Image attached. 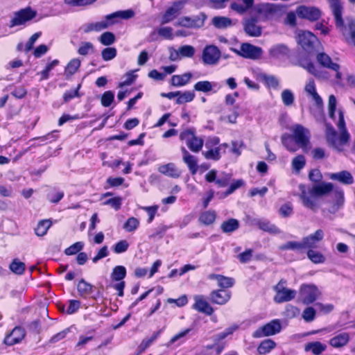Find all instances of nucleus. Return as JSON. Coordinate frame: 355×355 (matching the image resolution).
<instances>
[{
    "label": "nucleus",
    "instance_id": "bb28decb",
    "mask_svg": "<svg viewBox=\"0 0 355 355\" xmlns=\"http://www.w3.org/2000/svg\"><path fill=\"white\" fill-rule=\"evenodd\" d=\"M296 294L297 292L295 290L285 288L283 291H279V293L275 294L274 301L278 304L289 302L295 297Z\"/></svg>",
    "mask_w": 355,
    "mask_h": 355
},
{
    "label": "nucleus",
    "instance_id": "393cba45",
    "mask_svg": "<svg viewBox=\"0 0 355 355\" xmlns=\"http://www.w3.org/2000/svg\"><path fill=\"white\" fill-rule=\"evenodd\" d=\"M329 178L332 180H336L345 185H350L354 183L352 175L347 171H342L338 173L328 174Z\"/></svg>",
    "mask_w": 355,
    "mask_h": 355
},
{
    "label": "nucleus",
    "instance_id": "864d4df0",
    "mask_svg": "<svg viewBox=\"0 0 355 355\" xmlns=\"http://www.w3.org/2000/svg\"><path fill=\"white\" fill-rule=\"evenodd\" d=\"M194 89L198 92H209L212 90L213 85L207 80L199 81L194 85Z\"/></svg>",
    "mask_w": 355,
    "mask_h": 355
},
{
    "label": "nucleus",
    "instance_id": "dca6fc26",
    "mask_svg": "<svg viewBox=\"0 0 355 355\" xmlns=\"http://www.w3.org/2000/svg\"><path fill=\"white\" fill-rule=\"evenodd\" d=\"M324 236L322 230H317L314 233L311 234L302 238L303 245L304 249H315L318 246V243L321 242Z\"/></svg>",
    "mask_w": 355,
    "mask_h": 355
},
{
    "label": "nucleus",
    "instance_id": "a211bd4d",
    "mask_svg": "<svg viewBox=\"0 0 355 355\" xmlns=\"http://www.w3.org/2000/svg\"><path fill=\"white\" fill-rule=\"evenodd\" d=\"M26 331L21 327H15L12 331L8 334L3 340V343L9 346L20 343L24 338Z\"/></svg>",
    "mask_w": 355,
    "mask_h": 355
},
{
    "label": "nucleus",
    "instance_id": "58836bf2",
    "mask_svg": "<svg viewBox=\"0 0 355 355\" xmlns=\"http://www.w3.org/2000/svg\"><path fill=\"white\" fill-rule=\"evenodd\" d=\"M276 347V343L271 339H266L261 342L257 347L259 354H266Z\"/></svg>",
    "mask_w": 355,
    "mask_h": 355
},
{
    "label": "nucleus",
    "instance_id": "6e6552de",
    "mask_svg": "<svg viewBox=\"0 0 355 355\" xmlns=\"http://www.w3.org/2000/svg\"><path fill=\"white\" fill-rule=\"evenodd\" d=\"M281 329L282 325L279 320L275 319L256 329L252 334V337L259 338L273 336L279 333Z\"/></svg>",
    "mask_w": 355,
    "mask_h": 355
},
{
    "label": "nucleus",
    "instance_id": "ea45409f",
    "mask_svg": "<svg viewBox=\"0 0 355 355\" xmlns=\"http://www.w3.org/2000/svg\"><path fill=\"white\" fill-rule=\"evenodd\" d=\"M216 217V214L214 211H206L200 215L199 222L203 225H209L215 221Z\"/></svg>",
    "mask_w": 355,
    "mask_h": 355
},
{
    "label": "nucleus",
    "instance_id": "f3484780",
    "mask_svg": "<svg viewBox=\"0 0 355 355\" xmlns=\"http://www.w3.org/2000/svg\"><path fill=\"white\" fill-rule=\"evenodd\" d=\"M231 298V293L225 289H218L210 293L209 300L213 304H225Z\"/></svg>",
    "mask_w": 355,
    "mask_h": 355
},
{
    "label": "nucleus",
    "instance_id": "39448f33",
    "mask_svg": "<svg viewBox=\"0 0 355 355\" xmlns=\"http://www.w3.org/2000/svg\"><path fill=\"white\" fill-rule=\"evenodd\" d=\"M37 15V10L30 6L21 8L17 11L13 12L10 20L8 23V26L12 28L17 26L25 27L29 24Z\"/></svg>",
    "mask_w": 355,
    "mask_h": 355
},
{
    "label": "nucleus",
    "instance_id": "09e8293b",
    "mask_svg": "<svg viewBox=\"0 0 355 355\" xmlns=\"http://www.w3.org/2000/svg\"><path fill=\"white\" fill-rule=\"evenodd\" d=\"M98 40L102 44L110 46L114 43L116 38L112 32H105L100 36Z\"/></svg>",
    "mask_w": 355,
    "mask_h": 355
},
{
    "label": "nucleus",
    "instance_id": "ddd939ff",
    "mask_svg": "<svg viewBox=\"0 0 355 355\" xmlns=\"http://www.w3.org/2000/svg\"><path fill=\"white\" fill-rule=\"evenodd\" d=\"M243 26L244 32L248 36L257 37L262 33V27L258 24V19L255 17L245 19Z\"/></svg>",
    "mask_w": 355,
    "mask_h": 355
},
{
    "label": "nucleus",
    "instance_id": "9d476101",
    "mask_svg": "<svg viewBox=\"0 0 355 355\" xmlns=\"http://www.w3.org/2000/svg\"><path fill=\"white\" fill-rule=\"evenodd\" d=\"M320 295L321 292L314 284H302L299 291L300 297L304 304L313 303Z\"/></svg>",
    "mask_w": 355,
    "mask_h": 355
},
{
    "label": "nucleus",
    "instance_id": "69168bd1",
    "mask_svg": "<svg viewBox=\"0 0 355 355\" xmlns=\"http://www.w3.org/2000/svg\"><path fill=\"white\" fill-rule=\"evenodd\" d=\"M237 329H238V326L237 325H234V326L228 327L227 329H225V331L215 335L214 336V340L215 341H220L221 340L225 339L229 335L232 334Z\"/></svg>",
    "mask_w": 355,
    "mask_h": 355
},
{
    "label": "nucleus",
    "instance_id": "6ab92c4d",
    "mask_svg": "<svg viewBox=\"0 0 355 355\" xmlns=\"http://www.w3.org/2000/svg\"><path fill=\"white\" fill-rule=\"evenodd\" d=\"M184 2L182 1H178L173 3V6L169 7L164 14L162 23L166 24L171 21L175 19L180 12L182 9Z\"/></svg>",
    "mask_w": 355,
    "mask_h": 355
},
{
    "label": "nucleus",
    "instance_id": "0eeeda50",
    "mask_svg": "<svg viewBox=\"0 0 355 355\" xmlns=\"http://www.w3.org/2000/svg\"><path fill=\"white\" fill-rule=\"evenodd\" d=\"M297 42L309 53L315 52L317 46L320 44L317 37L309 31L300 32L297 37Z\"/></svg>",
    "mask_w": 355,
    "mask_h": 355
},
{
    "label": "nucleus",
    "instance_id": "cd10ccee",
    "mask_svg": "<svg viewBox=\"0 0 355 355\" xmlns=\"http://www.w3.org/2000/svg\"><path fill=\"white\" fill-rule=\"evenodd\" d=\"M94 286L86 282L84 279H80L77 284V291L80 297L87 298L94 292Z\"/></svg>",
    "mask_w": 355,
    "mask_h": 355
},
{
    "label": "nucleus",
    "instance_id": "79ce46f5",
    "mask_svg": "<svg viewBox=\"0 0 355 355\" xmlns=\"http://www.w3.org/2000/svg\"><path fill=\"white\" fill-rule=\"evenodd\" d=\"M126 276V269L123 266H117L113 268L111 273V279L113 281H123Z\"/></svg>",
    "mask_w": 355,
    "mask_h": 355
},
{
    "label": "nucleus",
    "instance_id": "774afa93",
    "mask_svg": "<svg viewBox=\"0 0 355 355\" xmlns=\"http://www.w3.org/2000/svg\"><path fill=\"white\" fill-rule=\"evenodd\" d=\"M129 243L125 240H121L113 246V250L116 254H121L126 252L128 249Z\"/></svg>",
    "mask_w": 355,
    "mask_h": 355
},
{
    "label": "nucleus",
    "instance_id": "c85d7f7f",
    "mask_svg": "<svg viewBox=\"0 0 355 355\" xmlns=\"http://www.w3.org/2000/svg\"><path fill=\"white\" fill-rule=\"evenodd\" d=\"M159 172L173 178L180 176L181 172L177 168L173 163H168L159 167Z\"/></svg>",
    "mask_w": 355,
    "mask_h": 355
},
{
    "label": "nucleus",
    "instance_id": "a878e982",
    "mask_svg": "<svg viewBox=\"0 0 355 355\" xmlns=\"http://www.w3.org/2000/svg\"><path fill=\"white\" fill-rule=\"evenodd\" d=\"M317 62L323 67L337 71L340 69L338 64L333 62L331 58L324 53H318L316 55Z\"/></svg>",
    "mask_w": 355,
    "mask_h": 355
},
{
    "label": "nucleus",
    "instance_id": "3c124183",
    "mask_svg": "<svg viewBox=\"0 0 355 355\" xmlns=\"http://www.w3.org/2000/svg\"><path fill=\"white\" fill-rule=\"evenodd\" d=\"M114 101V93L112 91H106L101 96V105L103 107H109Z\"/></svg>",
    "mask_w": 355,
    "mask_h": 355
},
{
    "label": "nucleus",
    "instance_id": "5fc2aeb1",
    "mask_svg": "<svg viewBox=\"0 0 355 355\" xmlns=\"http://www.w3.org/2000/svg\"><path fill=\"white\" fill-rule=\"evenodd\" d=\"M302 66L306 69L310 73L315 76L318 78H327L319 69H318L313 63L309 62L306 65L302 64Z\"/></svg>",
    "mask_w": 355,
    "mask_h": 355
},
{
    "label": "nucleus",
    "instance_id": "f8f14e48",
    "mask_svg": "<svg viewBox=\"0 0 355 355\" xmlns=\"http://www.w3.org/2000/svg\"><path fill=\"white\" fill-rule=\"evenodd\" d=\"M221 57V52L215 45L206 46L202 51V60L208 65L216 64Z\"/></svg>",
    "mask_w": 355,
    "mask_h": 355
},
{
    "label": "nucleus",
    "instance_id": "412c9836",
    "mask_svg": "<svg viewBox=\"0 0 355 355\" xmlns=\"http://www.w3.org/2000/svg\"><path fill=\"white\" fill-rule=\"evenodd\" d=\"M182 153V160L187 164L190 173L192 175L196 174L198 166V158L190 154L189 152L184 148H181Z\"/></svg>",
    "mask_w": 355,
    "mask_h": 355
},
{
    "label": "nucleus",
    "instance_id": "a19ab883",
    "mask_svg": "<svg viewBox=\"0 0 355 355\" xmlns=\"http://www.w3.org/2000/svg\"><path fill=\"white\" fill-rule=\"evenodd\" d=\"M51 225L52 223L50 220H42L39 221L36 228L35 229V234L38 236H44Z\"/></svg>",
    "mask_w": 355,
    "mask_h": 355
},
{
    "label": "nucleus",
    "instance_id": "338daca9",
    "mask_svg": "<svg viewBox=\"0 0 355 355\" xmlns=\"http://www.w3.org/2000/svg\"><path fill=\"white\" fill-rule=\"evenodd\" d=\"M64 196L62 191L52 190L47 194V199L52 203H58Z\"/></svg>",
    "mask_w": 355,
    "mask_h": 355
},
{
    "label": "nucleus",
    "instance_id": "1a4fd4ad",
    "mask_svg": "<svg viewBox=\"0 0 355 355\" xmlns=\"http://www.w3.org/2000/svg\"><path fill=\"white\" fill-rule=\"evenodd\" d=\"M232 51L244 58L258 60L263 54V49L259 47L245 42L241 45L240 49H232Z\"/></svg>",
    "mask_w": 355,
    "mask_h": 355
},
{
    "label": "nucleus",
    "instance_id": "4d7b16f0",
    "mask_svg": "<svg viewBox=\"0 0 355 355\" xmlns=\"http://www.w3.org/2000/svg\"><path fill=\"white\" fill-rule=\"evenodd\" d=\"M84 247V243L81 241L76 242L69 246V248H66L64 250V253L67 255H73L77 254L78 252H80Z\"/></svg>",
    "mask_w": 355,
    "mask_h": 355
},
{
    "label": "nucleus",
    "instance_id": "4468645a",
    "mask_svg": "<svg viewBox=\"0 0 355 355\" xmlns=\"http://www.w3.org/2000/svg\"><path fill=\"white\" fill-rule=\"evenodd\" d=\"M296 13L300 18L311 21H317L321 16V12L318 8L306 6H298Z\"/></svg>",
    "mask_w": 355,
    "mask_h": 355
},
{
    "label": "nucleus",
    "instance_id": "e433bc0d",
    "mask_svg": "<svg viewBox=\"0 0 355 355\" xmlns=\"http://www.w3.org/2000/svg\"><path fill=\"white\" fill-rule=\"evenodd\" d=\"M309 259L315 264L323 263L326 261L324 255L314 249H309L306 252Z\"/></svg>",
    "mask_w": 355,
    "mask_h": 355
},
{
    "label": "nucleus",
    "instance_id": "4c0bfd02",
    "mask_svg": "<svg viewBox=\"0 0 355 355\" xmlns=\"http://www.w3.org/2000/svg\"><path fill=\"white\" fill-rule=\"evenodd\" d=\"M259 228L264 232L273 234H277L281 232L279 229L276 225L272 224L267 219L260 220Z\"/></svg>",
    "mask_w": 355,
    "mask_h": 355
},
{
    "label": "nucleus",
    "instance_id": "4be33fe9",
    "mask_svg": "<svg viewBox=\"0 0 355 355\" xmlns=\"http://www.w3.org/2000/svg\"><path fill=\"white\" fill-rule=\"evenodd\" d=\"M300 189L301 191L300 197L303 205L313 211H316L318 209V206L315 200L313 198L314 196H311L310 193H309V190L306 191L304 185H300Z\"/></svg>",
    "mask_w": 355,
    "mask_h": 355
},
{
    "label": "nucleus",
    "instance_id": "9b49d317",
    "mask_svg": "<svg viewBox=\"0 0 355 355\" xmlns=\"http://www.w3.org/2000/svg\"><path fill=\"white\" fill-rule=\"evenodd\" d=\"M206 19L207 15L204 12H200L198 15L180 18L175 26L189 28H200L204 26Z\"/></svg>",
    "mask_w": 355,
    "mask_h": 355
},
{
    "label": "nucleus",
    "instance_id": "603ef678",
    "mask_svg": "<svg viewBox=\"0 0 355 355\" xmlns=\"http://www.w3.org/2000/svg\"><path fill=\"white\" fill-rule=\"evenodd\" d=\"M195 52V48L191 45H183L178 49V53L183 58H192Z\"/></svg>",
    "mask_w": 355,
    "mask_h": 355
},
{
    "label": "nucleus",
    "instance_id": "5701e85b",
    "mask_svg": "<svg viewBox=\"0 0 355 355\" xmlns=\"http://www.w3.org/2000/svg\"><path fill=\"white\" fill-rule=\"evenodd\" d=\"M228 147V144L226 143L222 144L215 148H206L207 150L202 151V155L207 159H211L214 161H218L220 159V153H225V149Z\"/></svg>",
    "mask_w": 355,
    "mask_h": 355
},
{
    "label": "nucleus",
    "instance_id": "2f4dec72",
    "mask_svg": "<svg viewBox=\"0 0 355 355\" xmlns=\"http://www.w3.org/2000/svg\"><path fill=\"white\" fill-rule=\"evenodd\" d=\"M326 349V345L319 341L308 343L304 346L305 352H311L314 355L321 354Z\"/></svg>",
    "mask_w": 355,
    "mask_h": 355
},
{
    "label": "nucleus",
    "instance_id": "13d9d810",
    "mask_svg": "<svg viewBox=\"0 0 355 355\" xmlns=\"http://www.w3.org/2000/svg\"><path fill=\"white\" fill-rule=\"evenodd\" d=\"M281 96L282 102L286 106L293 105L294 102V95L290 89H284L282 92Z\"/></svg>",
    "mask_w": 355,
    "mask_h": 355
},
{
    "label": "nucleus",
    "instance_id": "e2e57ef3",
    "mask_svg": "<svg viewBox=\"0 0 355 355\" xmlns=\"http://www.w3.org/2000/svg\"><path fill=\"white\" fill-rule=\"evenodd\" d=\"M276 10L274 4L271 3H263L260 4L257 7V11L258 13H266V14H273Z\"/></svg>",
    "mask_w": 355,
    "mask_h": 355
},
{
    "label": "nucleus",
    "instance_id": "37998d69",
    "mask_svg": "<svg viewBox=\"0 0 355 355\" xmlns=\"http://www.w3.org/2000/svg\"><path fill=\"white\" fill-rule=\"evenodd\" d=\"M161 331V330L155 331L150 338H144L139 345L138 349L139 352H144L149 346H150L151 344L159 337Z\"/></svg>",
    "mask_w": 355,
    "mask_h": 355
},
{
    "label": "nucleus",
    "instance_id": "bf43d9fd",
    "mask_svg": "<svg viewBox=\"0 0 355 355\" xmlns=\"http://www.w3.org/2000/svg\"><path fill=\"white\" fill-rule=\"evenodd\" d=\"M234 282L235 281L233 278L221 275L218 281V285L219 287L225 289L232 287Z\"/></svg>",
    "mask_w": 355,
    "mask_h": 355
},
{
    "label": "nucleus",
    "instance_id": "423d86ee",
    "mask_svg": "<svg viewBox=\"0 0 355 355\" xmlns=\"http://www.w3.org/2000/svg\"><path fill=\"white\" fill-rule=\"evenodd\" d=\"M180 139L184 140L187 147L193 153L200 152L204 145V140L196 136V130L193 128L182 131L180 134Z\"/></svg>",
    "mask_w": 355,
    "mask_h": 355
},
{
    "label": "nucleus",
    "instance_id": "680f3d73",
    "mask_svg": "<svg viewBox=\"0 0 355 355\" xmlns=\"http://www.w3.org/2000/svg\"><path fill=\"white\" fill-rule=\"evenodd\" d=\"M102 58L105 61L114 59L116 55V49L114 47H107L101 52Z\"/></svg>",
    "mask_w": 355,
    "mask_h": 355
},
{
    "label": "nucleus",
    "instance_id": "f03ea898",
    "mask_svg": "<svg viewBox=\"0 0 355 355\" xmlns=\"http://www.w3.org/2000/svg\"><path fill=\"white\" fill-rule=\"evenodd\" d=\"M325 126V136L328 145L339 152L343 151V146L347 145L350 139V135L346 128L343 111L340 109L338 110L337 127L340 130L339 135L330 123H327Z\"/></svg>",
    "mask_w": 355,
    "mask_h": 355
},
{
    "label": "nucleus",
    "instance_id": "c9c22d12",
    "mask_svg": "<svg viewBox=\"0 0 355 355\" xmlns=\"http://www.w3.org/2000/svg\"><path fill=\"white\" fill-rule=\"evenodd\" d=\"M192 75L191 73H185L182 75H173L171 77V85L175 87H181L187 84Z\"/></svg>",
    "mask_w": 355,
    "mask_h": 355
},
{
    "label": "nucleus",
    "instance_id": "7c9ffc66",
    "mask_svg": "<svg viewBox=\"0 0 355 355\" xmlns=\"http://www.w3.org/2000/svg\"><path fill=\"white\" fill-rule=\"evenodd\" d=\"M349 339V334L346 332H343L331 338L329 345L336 348L341 347L347 344Z\"/></svg>",
    "mask_w": 355,
    "mask_h": 355
},
{
    "label": "nucleus",
    "instance_id": "20e7f679",
    "mask_svg": "<svg viewBox=\"0 0 355 355\" xmlns=\"http://www.w3.org/2000/svg\"><path fill=\"white\" fill-rule=\"evenodd\" d=\"M333 191L334 203L329 209L331 214H335L343 207L345 202L344 192L338 187H334L331 182H322L309 189V193L315 197L323 196Z\"/></svg>",
    "mask_w": 355,
    "mask_h": 355
},
{
    "label": "nucleus",
    "instance_id": "473e14b6",
    "mask_svg": "<svg viewBox=\"0 0 355 355\" xmlns=\"http://www.w3.org/2000/svg\"><path fill=\"white\" fill-rule=\"evenodd\" d=\"M85 33H89L92 31L99 32L107 28V24L103 21L87 23L83 25L80 28Z\"/></svg>",
    "mask_w": 355,
    "mask_h": 355
},
{
    "label": "nucleus",
    "instance_id": "49530a36",
    "mask_svg": "<svg viewBox=\"0 0 355 355\" xmlns=\"http://www.w3.org/2000/svg\"><path fill=\"white\" fill-rule=\"evenodd\" d=\"M306 164V159L304 155H299L292 160V167L297 172L300 171Z\"/></svg>",
    "mask_w": 355,
    "mask_h": 355
},
{
    "label": "nucleus",
    "instance_id": "c03bdc74",
    "mask_svg": "<svg viewBox=\"0 0 355 355\" xmlns=\"http://www.w3.org/2000/svg\"><path fill=\"white\" fill-rule=\"evenodd\" d=\"M81 61L79 58L72 59L65 68V73L69 75H73L80 67Z\"/></svg>",
    "mask_w": 355,
    "mask_h": 355
},
{
    "label": "nucleus",
    "instance_id": "de8ad7c7",
    "mask_svg": "<svg viewBox=\"0 0 355 355\" xmlns=\"http://www.w3.org/2000/svg\"><path fill=\"white\" fill-rule=\"evenodd\" d=\"M10 270L15 274L21 275L24 273L25 270V264L24 263L19 261L15 259L12 261V262L10 264L9 266Z\"/></svg>",
    "mask_w": 355,
    "mask_h": 355
},
{
    "label": "nucleus",
    "instance_id": "f704fd0d",
    "mask_svg": "<svg viewBox=\"0 0 355 355\" xmlns=\"http://www.w3.org/2000/svg\"><path fill=\"white\" fill-rule=\"evenodd\" d=\"M254 0H242L241 2H234L231 4V8L239 14L246 12L253 5Z\"/></svg>",
    "mask_w": 355,
    "mask_h": 355
},
{
    "label": "nucleus",
    "instance_id": "f257e3e1",
    "mask_svg": "<svg viewBox=\"0 0 355 355\" xmlns=\"http://www.w3.org/2000/svg\"><path fill=\"white\" fill-rule=\"evenodd\" d=\"M292 134L284 133L282 136L283 146L290 152L295 153L298 147L306 153L310 147V132L300 124H295L291 128Z\"/></svg>",
    "mask_w": 355,
    "mask_h": 355
},
{
    "label": "nucleus",
    "instance_id": "7ed1b4c3",
    "mask_svg": "<svg viewBox=\"0 0 355 355\" xmlns=\"http://www.w3.org/2000/svg\"><path fill=\"white\" fill-rule=\"evenodd\" d=\"M330 6L337 28L342 33L347 43L355 46V20L347 17L345 24L343 19V8L340 0H330Z\"/></svg>",
    "mask_w": 355,
    "mask_h": 355
},
{
    "label": "nucleus",
    "instance_id": "8fccbe9b",
    "mask_svg": "<svg viewBox=\"0 0 355 355\" xmlns=\"http://www.w3.org/2000/svg\"><path fill=\"white\" fill-rule=\"evenodd\" d=\"M195 94L191 91H186L183 93L180 92V94L178 96L176 103L178 104H183L184 103L191 102L193 100Z\"/></svg>",
    "mask_w": 355,
    "mask_h": 355
},
{
    "label": "nucleus",
    "instance_id": "2eb2a0df",
    "mask_svg": "<svg viewBox=\"0 0 355 355\" xmlns=\"http://www.w3.org/2000/svg\"><path fill=\"white\" fill-rule=\"evenodd\" d=\"M135 15V12L131 9L119 10L105 15L103 21L107 24V28L109 26L118 23L119 19H128L133 17Z\"/></svg>",
    "mask_w": 355,
    "mask_h": 355
},
{
    "label": "nucleus",
    "instance_id": "a18cd8bd",
    "mask_svg": "<svg viewBox=\"0 0 355 355\" xmlns=\"http://www.w3.org/2000/svg\"><path fill=\"white\" fill-rule=\"evenodd\" d=\"M94 47L92 42H81L78 49V54L81 55H87L94 52Z\"/></svg>",
    "mask_w": 355,
    "mask_h": 355
},
{
    "label": "nucleus",
    "instance_id": "0e129e2a",
    "mask_svg": "<svg viewBox=\"0 0 355 355\" xmlns=\"http://www.w3.org/2000/svg\"><path fill=\"white\" fill-rule=\"evenodd\" d=\"M80 87H81V85L79 84L74 90L66 91L63 95L64 102L67 103L70 100L74 98L75 97H80V95L79 94V89H80Z\"/></svg>",
    "mask_w": 355,
    "mask_h": 355
},
{
    "label": "nucleus",
    "instance_id": "b1692460",
    "mask_svg": "<svg viewBox=\"0 0 355 355\" xmlns=\"http://www.w3.org/2000/svg\"><path fill=\"white\" fill-rule=\"evenodd\" d=\"M270 57L275 59H280L287 57L290 54L289 48L284 44H275L268 51Z\"/></svg>",
    "mask_w": 355,
    "mask_h": 355
},
{
    "label": "nucleus",
    "instance_id": "72a5a7b5",
    "mask_svg": "<svg viewBox=\"0 0 355 355\" xmlns=\"http://www.w3.org/2000/svg\"><path fill=\"white\" fill-rule=\"evenodd\" d=\"M239 227V222L235 218H230L224 222L220 225V229L224 233H232Z\"/></svg>",
    "mask_w": 355,
    "mask_h": 355
},
{
    "label": "nucleus",
    "instance_id": "aec40b11",
    "mask_svg": "<svg viewBox=\"0 0 355 355\" xmlns=\"http://www.w3.org/2000/svg\"><path fill=\"white\" fill-rule=\"evenodd\" d=\"M195 303L193 305V309L198 311L200 313L206 314L207 315H211L214 313V309L210 304L205 300L203 295H195L193 297Z\"/></svg>",
    "mask_w": 355,
    "mask_h": 355
},
{
    "label": "nucleus",
    "instance_id": "c756f323",
    "mask_svg": "<svg viewBox=\"0 0 355 355\" xmlns=\"http://www.w3.org/2000/svg\"><path fill=\"white\" fill-rule=\"evenodd\" d=\"M211 24L218 29H225L233 25L230 18L223 16H216L211 19Z\"/></svg>",
    "mask_w": 355,
    "mask_h": 355
},
{
    "label": "nucleus",
    "instance_id": "6e6d98bb",
    "mask_svg": "<svg viewBox=\"0 0 355 355\" xmlns=\"http://www.w3.org/2000/svg\"><path fill=\"white\" fill-rule=\"evenodd\" d=\"M139 225V221L135 217L129 218L123 225L125 231L130 232L136 230Z\"/></svg>",
    "mask_w": 355,
    "mask_h": 355
},
{
    "label": "nucleus",
    "instance_id": "052dcab7",
    "mask_svg": "<svg viewBox=\"0 0 355 355\" xmlns=\"http://www.w3.org/2000/svg\"><path fill=\"white\" fill-rule=\"evenodd\" d=\"M280 249L283 250H302L304 248V245H303V241H302L301 242L288 241V242L286 243L285 244H284L283 245H282L280 247Z\"/></svg>",
    "mask_w": 355,
    "mask_h": 355
}]
</instances>
